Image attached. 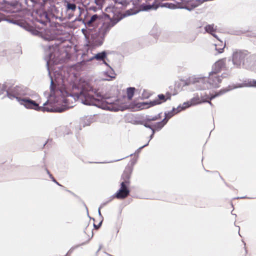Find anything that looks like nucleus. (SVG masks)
Here are the masks:
<instances>
[{"instance_id": "nucleus-1", "label": "nucleus", "mask_w": 256, "mask_h": 256, "mask_svg": "<svg viewBox=\"0 0 256 256\" xmlns=\"http://www.w3.org/2000/svg\"><path fill=\"white\" fill-rule=\"evenodd\" d=\"M78 98L84 104L100 106L103 97L88 82H84L82 84V90Z\"/></svg>"}, {"instance_id": "nucleus-2", "label": "nucleus", "mask_w": 256, "mask_h": 256, "mask_svg": "<svg viewBox=\"0 0 256 256\" xmlns=\"http://www.w3.org/2000/svg\"><path fill=\"white\" fill-rule=\"evenodd\" d=\"M116 10V8L114 6H108L106 8V12H112L113 14H106V16L110 20V21L104 22L99 28L98 34L101 38L105 37L111 28L121 20L122 18L119 16L118 14H114Z\"/></svg>"}, {"instance_id": "nucleus-3", "label": "nucleus", "mask_w": 256, "mask_h": 256, "mask_svg": "<svg viewBox=\"0 0 256 256\" xmlns=\"http://www.w3.org/2000/svg\"><path fill=\"white\" fill-rule=\"evenodd\" d=\"M253 59V56L245 50H237L234 52L232 57V62L237 68H247Z\"/></svg>"}, {"instance_id": "nucleus-4", "label": "nucleus", "mask_w": 256, "mask_h": 256, "mask_svg": "<svg viewBox=\"0 0 256 256\" xmlns=\"http://www.w3.org/2000/svg\"><path fill=\"white\" fill-rule=\"evenodd\" d=\"M227 91V90H221L218 92H216L215 94H211L210 96H208L207 95H205L201 97L199 96L198 95L196 96L190 100L189 102L190 104H188V106H189L192 105H196L202 102H208V104L212 106V104L211 102V100H212L216 96H220L224 94Z\"/></svg>"}, {"instance_id": "nucleus-5", "label": "nucleus", "mask_w": 256, "mask_h": 256, "mask_svg": "<svg viewBox=\"0 0 256 256\" xmlns=\"http://www.w3.org/2000/svg\"><path fill=\"white\" fill-rule=\"evenodd\" d=\"M16 98L21 104L24 105L27 108L34 109L36 110H44L45 108L40 106L34 100L29 98H20L16 97Z\"/></svg>"}, {"instance_id": "nucleus-6", "label": "nucleus", "mask_w": 256, "mask_h": 256, "mask_svg": "<svg viewBox=\"0 0 256 256\" xmlns=\"http://www.w3.org/2000/svg\"><path fill=\"white\" fill-rule=\"evenodd\" d=\"M120 186V188L114 194V198L119 200H123L127 198L130 194V185L121 182Z\"/></svg>"}, {"instance_id": "nucleus-7", "label": "nucleus", "mask_w": 256, "mask_h": 256, "mask_svg": "<svg viewBox=\"0 0 256 256\" xmlns=\"http://www.w3.org/2000/svg\"><path fill=\"white\" fill-rule=\"evenodd\" d=\"M172 86H169L170 91L166 92V94H160L158 96V100L157 102H154L155 104H160L162 102H165L168 100H170L172 95H175L177 94V92L175 88H173Z\"/></svg>"}, {"instance_id": "nucleus-8", "label": "nucleus", "mask_w": 256, "mask_h": 256, "mask_svg": "<svg viewBox=\"0 0 256 256\" xmlns=\"http://www.w3.org/2000/svg\"><path fill=\"white\" fill-rule=\"evenodd\" d=\"M132 164H128L125 168L124 172L122 175V182L124 184L130 185V178L132 172Z\"/></svg>"}, {"instance_id": "nucleus-9", "label": "nucleus", "mask_w": 256, "mask_h": 256, "mask_svg": "<svg viewBox=\"0 0 256 256\" xmlns=\"http://www.w3.org/2000/svg\"><path fill=\"white\" fill-rule=\"evenodd\" d=\"M222 82V78L216 72H212L210 74L208 78V82L213 88H218L220 84Z\"/></svg>"}, {"instance_id": "nucleus-10", "label": "nucleus", "mask_w": 256, "mask_h": 256, "mask_svg": "<svg viewBox=\"0 0 256 256\" xmlns=\"http://www.w3.org/2000/svg\"><path fill=\"white\" fill-rule=\"evenodd\" d=\"M226 58L218 60L213 66L212 72L218 74L222 70H224L226 68Z\"/></svg>"}, {"instance_id": "nucleus-11", "label": "nucleus", "mask_w": 256, "mask_h": 256, "mask_svg": "<svg viewBox=\"0 0 256 256\" xmlns=\"http://www.w3.org/2000/svg\"><path fill=\"white\" fill-rule=\"evenodd\" d=\"M102 18V16L98 14L92 16L86 22V25L88 27H96Z\"/></svg>"}, {"instance_id": "nucleus-12", "label": "nucleus", "mask_w": 256, "mask_h": 256, "mask_svg": "<svg viewBox=\"0 0 256 256\" xmlns=\"http://www.w3.org/2000/svg\"><path fill=\"white\" fill-rule=\"evenodd\" d=\"M203 2V0H188L186 1V8L188 10H191L198 6Z\"/></svg>"}, {"instance_id": "nucleus-13", "label": "nucleus", "mask_w": 256, "mask_h": 256, "mask_svg": "<svg viewBox=\"0 0 256 256\" xmlns=\"http://www.w3.org/2000/svg\"><path fill=\"white\" fill-rule=\"evenodd\" d=\"M166 123H167V120H163L161 122H156L154 124H152V136H153L154 134L155 131H158V130H160Z\"/></svg>"}, {"instance_id": "nucleus-14", "label": "nucleus", "mask_w": 256, "mask_h": 256, "mask_svg": "<svg viewBox=\"0 0 256 256\" xmlns=\"http://www.w3.org/2000/svg\"><path fill=\"white\" fill-rule=\"evenodd\" d=\"M206 31L212 35L214 37L217 38L216 35L214 34V32L216 30V26L214 24H208L206 25L205 28Z\"/></svg>"}, {"instance_id": "nucleus-15", "label": "nucleus", "mask_w": 256, "mask_h": 256, "mask_svg": "<svg viewBox=\"0 0 256 256\" xmlns=\"http://www.w3.org/2000/svg\"><path fill=\"white\" fill-rule=\"evenodd\" d=\"M106 58V53L104 52H102L98 53V54H96L94 56L90 58L89 60H88V61H90L94 59H96L98 60H104V58Z\"/></svg>"}, {"instance_id": "nucleus-16", "label": "nucleus", "mask_w": 256, "mask_h": 256, "mask_svg": "<svg viewBox=\"0 0 256 256\" xmlns=\"http://www.w3.org/2000/svg\"><path fill=\"white\" fill-rule=\"evenodd\" d=\"M178 112V111L176 112V110L174 108H173L172 111L168 112L167 114H165V118L164 120H166L168 122L170 118L172 116H174Z\"/></svg>"}, {"instance_id": "nucleus-17", "label": "nucleus", "mask_w": 256, "mask_h": 256, "mask_svg": "<svg viewBox=\"0 0 256 256\" xmlns=\"http://www.w3.org/2000/svg\"><path fill=\"white\" fill-rule=\"evenodd\" d=\"M135 90V88H129L127 89L126 93L127 96L129 100H131L133 97L134 92Z\"/></svg>"}, {"instance_id": "nucleus-18", "label": "nucleus", "mask_w": 256, "mask_h": 256, "mask_svg": "<svg viewBox=\"0 0 256 256\" xmlns=\"http://www.w3.org/2000/svg\"><path fill=\"white\" fill-rule=\"evenodd\" d=\"M105 0H94V2L96 4L98 9H102Z\"/></svg>"}, {"instance_id": "nucleus-19", "label": "nucleus", "mask_w": 256, "mask_h": 256, "mask_svg": "<svg viewBox=\"0 0 256 256\" xmlns=\"http://www.w3.org/2000/svg\"><path fill=\"white\" fill-rule=\"evenodd\" d=\"M161 118L160 114H158L156 116H150L148 118L146 119H148V122H152V121H155L157 120H160Z\"/></svg>"}, {"instance_id": "nucleus-20", "label": "nucleus", "mask_w": 256, "mask_h": 256, "mask_svg": "<svg viewBox=\"0 0 256 256\" xmlns=\"http://www.w3.org/2000/svg\"><path fill=\"white\" fill-rule=\"evenodd\" d=\"M66 8L68 10L74 11L76 10V5L74 4L68 3Z\"/></svg>"}, {"instance_id": "nucleus-21", "label": "nucleus", "mask_w": 256, "mask_h": 256, "mask_svg": "<svg viewBox=\"0 0 256 256\" xmlns=\"http://www.w3.org/2000/svg\"><path fill=\"white\" fill-rule=\"evenodd\" d=\"M150 95L151 94L150 92L145 90H143L142 94V98L145 99L148 98L150 96Z\"/></svg>"}, {"instance_id": "nucleus-22", "label": "nucleus", "mask_w": 256, "mask_h": 256, "mask_svg": "<svg viewBox=\"0 0 256 256\" xmlns=\"http://www.w3.org/2000/svg\"><path fill=\"white\" fill-rule=\"evenodd\" d=\"M247 84L249 86L256 87V80H248V82Z\"/></svg>"}, {"instance_id": "nucleus-23", "label": "nucleus", "mask_w": 256, "mask_h": 256, "mask_svg": "<svg viewBox=\"0 0 256 256\" xmlns=\"http://www.w3.org/2000/svg\"><path fill=\"white\" fill-rule=\"evenodd\" d=\"M144 126L146 128H150L152 130V124L151 122H148V119H146Z\"/></svg>"}, {"instance_id": "nucleus-24", "label": "nucleus", "mask_w": 256, "mask_h": 256, "mask_svg": "<svg viewBox=\"0 0 256 256\" xmlns=\"http://www.w3.org/2000/svg\"><path fill=\"white\" fill-rule=\"evenodd\" d=\"M138 105H139L138 108H140L141 109H143L144 108V106L147 105V104L144 102H142L138 103Z\"/></svg>"}, {"instance_id": "nucleus-25", "label": "nucleus", "mask_w": 256, "mask_h": 256, "mask_svg": "<svg viewBox=\"0 0 256 256\" xmlns=\"http://www.w3.org/2000/svg\"><path fill=\"white\" fill-rule=\"evenodd\" d=\"M241 254H242V256H246V250L244 248L242 249Z\"/></svg>"}, {"instance_id": "nucleus-26", "label": "nucleus", "mask_w": 256, "mask_h": 256, "mask_svg": "<svg viewBox=\"0 0 256 256\" xmlns=\"http://www.w3.org/2000/svg\"><path fill=\"white\" fill-rule=\"evenodd\" d=\"M224 46L222 48H218L216 47V50L218 52L219 54L222 53L224 52Z\"/></svg>"}, {"instance_id": "nucleus-27", "label": "nucleus", "mask_w": 256, "mask_h": 256, "mask_svg": "<svg viewBox=\"0 0 256 256\" xmlns=\"http://www.w3.org/2000/svg\"><path fill=\"white\" fill-rule=\"evenodd\" d=\"M152 6H150V5H149V6H146V8H145V10H148V9H150V8H152Z\"/></svg>"}, {"instance_id": "nucleus-28", "label": "nucleus", "mask_w": 256, "mask_h": 256, "mask_svg": "<svg viewBox=\"0 0 256 256\" xmlns=\"http://www.w3.org/2000/svg\"><path fill=\"white\" fill-rule=\"evenodd\" d=\"M8 96L10 98H12V96L10 94H9L8 92Z\"/></svg>"}, {"instance_id": "nucleus-29", "label": "nucleus", "mask_w": 256, "mask_h": 256, "mask_svg": "<svg viewBox=\"0 0 256 256\" xmlns=\"http://www.w3.org/2000/svg\"><path fill=\"white\" fill-rule=\"evenodd\" d=\"M45 2H46V0H42V2H40V3H41L42 6H44L45 4Z\"/></svg>"}, {"instance_id": "nucleus-30", "label": "nucleus", "mask_w": 256, "mask_h": 256, "mask_svg": "<svg viewBox=\"0 0 256 256\" xmlns=\"http://www.w3.org/2000/svg\"><path fill=\"white\" fill-rule=\"evenodd\" d=\"M63 111H64V110L62 109H60L58 110V112H62Z\"/></svg>"}, {"instance_id": "nucleus-31", "label": "nucleus", "mask_w": 256, "mask_h": 256, "mask_svg": "<svg viewBox=\"0 0 256 256\" xmlns=\"http://www.w3.org/2000/svg\"><path fill=\"white\" fill-rule=\"evenodd\" d=\"M96 8H92V10H94V11H96Z\"/></svg>"}, {"instance_id": "nucleus-32", "label": "nucleus", "mask_w": 256, "mask_h": 256, "mask_svg": "<svg viewBox=\"0 0 256 256\" xmlns=\"http://www.w3.org/2000/svg\"><path fill=\"white\" fill-rule=\"evenodd\" d=\"M28 0H26V4L28 5Z\"/></svg>"}]
</instances>
